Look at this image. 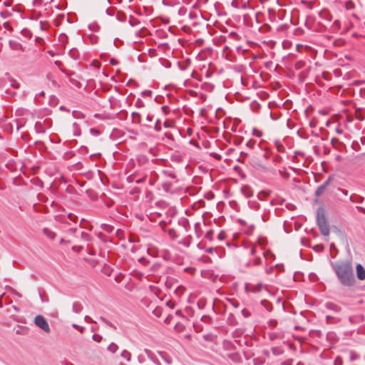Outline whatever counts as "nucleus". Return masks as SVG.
I'll return each mask as SVG.
<instances>
[{
  "label": "nucleus",
  "instance_id": "nucleus-1",
  "mask_svg": "<svg viewBox=\"0 0 365 365\" xmlns=\"http://www.w3.org/2000/svg\"><path fill=\"white\" fill-rule=\"evenodd\" d=\"M331 267L340 283L346 287H351L354 283V275L351 262L341 261L331 263Z\"/></svg>",
  "mask_w": 365,
  "mask_h": 365
},
{
  "label": "nucleus",
  "instance_id": "nucleus-2",
  "mask_svg": "<svg viewBox=\"0 0 365 365\" xmlns=\"http://www.w3.org/2000/svg\"><path fill=\"white\" fill-rule=\"evenodd\" d=\"M317 221L321 233L324 236L329 235V225L325 216V210L323 207H319L317 212Z\"/></svg>",
  "mask_w": 365,
  "mask_h": 365
},
{
  "label": "nucleus",
  "instance_id": "nucleus-3",
  "mask_svg": "<svg viewBox=\"0 0 365 365\" xmlns=\"http://www.w3.org/2000/svg\"><path fill=\"white\" fill-rule=\"evenodd\" d=\"M35 324L41 329L43 331L49 333L51 329L46 319L41 315H37L34 319Z\"/></svg>",
  "mask_w": 365,
  "mask_h": 365
},
{
  "label": "nucleus",
  "instance_id": "nucleus-4",
  "mask_svg": "<svg viewBox=\"0 0 365 365\" xmlns=\"http://www.w3.org/2000/svg\"><path fill=\"white\" fill-rule=\"evenodd\" d=\"M91 240L89 234L85 232H81L79 235H76V242H88Z\"/></svg>",
  "mask_w": 365,
  "mask_h": 365
},
{
  "label": "nucleus",
  "instance_id": "nucleus-5",
  "mask_svg": "<svg viewBox=\"0 0 365 365\" xmlns=\"http://www.w3.org/2000/svg\"><path fill=\"white\" fill-rule=\"evenodd\" d=\"M329 182L330 178H328L323 184H322L320 186L317 187V189L315 191V195L317 197L321 196L324 192Z\"/></svg>",
  "mask_w": 365,
  "mask_h": 365
},
{
  "label": "nucleus",
  "instance_id": "nucleus-6",
  "mask_svg": "<svg viewBox=\"0 0 365 365\" xmlns=\"http://www.w3.org/2000/svg\"><path fill=\"white\" fill-rule=\"evenodd\" d=\"M356 269L357 278L359 280L365 279V269L364 268V267L361 264H358L356 265Z\"/></svg>",
  "mask_w": 365,
  "mask_h": 365
},
{
  "label": "nucleus",
  "instance_id": "nucleus-7",
  "mask_svg": "<svg viewBox=\"0 0 365 365\" xmlns=\"http://www.w3.org/2000/svg\"><path fill=\"white\" fill-rule=\"evenodd\" d=\"M325 307L334 312H339L341 310L340 307H339L337 304L333 303V302H327L325 304Z\"/></svg>",
  "mask_w": 365,
  "mask_h": 365
},
{
  "label": "nucleus",
  "instance_id": "nucleus-8",
  "mask_svg": "<svg viewBox=\"0 0 365 365\" xmlns=\"http://www.w3.org/2000/svg\"><path fill=\"white\" fill-rule=\"evenodd\" d=\"M268 336L270 340L274 341L282 339L283 335L281 332L273 331L268 333Z\"/></svg>",
  "mask_w": 365,
  "mask_h": 365
},
{
  "label": "nucleus",
  "instance_id": "nucleus-9",
  "mask_svg": "<svg viewBox=\"0 0 365 365\" xmlns=\"http://www.w3.org/2000/svg\"><path fill=\"white\" fill-rule=\"evenodd\" d=\"M43 232L51 240H53L56 237V233L51 230L49 228H43Z\"/></svg>",
  "mask_w": 365,
  "mask_h": 365
},
{
  "label": "nucleus",
  "instance_id": "nucleus-10",
  "mask_svg": "<svg viewBox=\"0 0 365 365\" xmlns=\"http://www.w3.org/2000/svg\"><path fill=\"white\" fill-rule=\"evenodd\" d=\"M83 309V306L80 302H76L73 304V311L75 313H80Z\"/></svg>",
  "mask_w": 365,
  "mask_h": 365
},
{
  "label": "nucleus",
  "instance_id": "nucleus-11",
  "mask_svg": "<svg viewBox=\"0 0 365 365\" xmlns=\"http://www.w3.org/2000/svg\"><path fill=\"white\" fill-rule=\"evenodd\" d=\"M120 356L125 359L127 361H130L131 360V354L127 350H123L121 352Z\"/></svg>",
  "mask_w": 365,
  "mask_h": 365
},
{
  "label": "nucleus",
  "instance_id": "nucleus-12",
  "mask_svg": "<svg viewBox=\"0 0 365 365\" xmlns=\"http://www.w3.org/2000/svg\"><path fill=\"white\" fill-rule=\"evenodd\" d=\"M108 351L111 353H115L118 349V346L115 343H111L107 348Z\"/></svg>",
  "mask_w": 365,
  "mask_h": 365
},
{
  "label": "nucleus",
  "instance_id": "nucleus-13",
  "mask_svg": "<svg viewBox=\"0 0 365 365\" xmlns=\"http://www.w3.org/2000/svg\"><path fill=\"white\" fill-rule=\"evenodd\" d=\"M58 40L62 44L65 45L68 42V36L65 34H61L59 35Z\"/></svg>",
  "mask_w": 365,
  "mask_h": 365
},
{
  "label": "nucleus",
  "instance_id": "nucleus-14",
  "mask_svg": "<svg viewBox=\"0 0 365 365\" xmlns=\"http://www.w3.org/2000/svg\"><path fill=\"white\" fill-rule=\"evenodd\" d=\"M272 351L273 354L275 356L280 355L283 353V351L281 349H278L277 347L272 348Z\"/></svg>",
  "mask_w": 365,
  "mask_h": 365
},
{
  "label": "nucleus",
  "instance_id": "nucleus-15",
  "mask_svg": "<svg viewBox=\"0 0 365 365\" xmlns=\"http://www.w3.org/2000/svg\"><path fill=\"white\" fill-rule=\"evenodd\" d=\"M68 235H73L76 237V235L78 233L77 228H70L66 231Z\"/></svg>",
  "mask_w": 365,
  "mask_h": 365
},
{
  "label": "nucleus",
  "instance_id": "nucleus-16",
  "mask_svg": "<svg viewBox=\"0 0 365 365\" xmlns=\"http://www.w3.org/2000/svg\"><path fill=\"white\" fill-rule=\"evenodd\" d=\"M242 192L247 197H250L252 195V193L250 192V188L248 187H243Z\"/></svg>",
  "mask_w": 365,
  "mask_h": 365
},
{
  "label": "nucleus",
  "instance_id": "nucleus-17",
  "mask_svg": "<svg viewBox=\"0 0 365 365\" xmlns=\"http://www.w3.org/2000/svg\"><path fill=\"white\" fill-rule=\"evenodd\" d=\"M144 351L150 359H153V356L155 355L153 352L147 349H145Z\"/></svg>",
  "mask_w": 365,
  "mask_h": 365
},
{
  "label": "nucleus",
  "instance_id": "nucleus-18",
  "mask_svg": "<svg viewBox=\"0 0 365 365\" xmlns=\"http://www.w3.org/2000/svg\"><path fill=\"white\" fill-rule=\"evenodd\" d=\"M158 353L168 364H170L172 363V360L170 359L167 358L163 352L159 351Z\"/></svg>",
  "mask_w": 365,
  "mask_h": 365
},
{
  "label": "nucleus",
  "instance_id": "nucleus-19",
  "mask_svg": "<svg viewBox=\"0 0 365 365\" xmlns=\"http://www.w3.org/2000/svg\"><path fill=\"white\" fill-rule=\"evenodd\" d=\"M255 143V140H250L249 141L247 142L246 146L250 148H253Z\"/></svg>",
  "mask_w": 365,
  "mask_h": 365
},
{
  "label": "nucleus",
  "instance_id": "nucleus-20",
  "mask_svg": "<svg viewBox=\"0 0 365 365\" xmlns=\"http://www.w3.org/2000/svg\"><path fill=\"white\" fill-rule=\"evenodd\" d=\"M252 133L254 135H255L257 137H261L262 135V131L257 130V128L253 129Z\"/></svg>",
  "mask_w": 365,
  "mask_h": 365
},
{
  "label": "nucleus",
  "instance_id": "nucleus-21",
  "mask_svg": "<svg viewBox=\"0 0 365 365\" xmlns=\"http://www.w3.org/2000/svg\"><path fill=\"white\" fill-rule=\"evenodd\" d=\"M72 327L75 329H76L77 330H78L81 333H83V331H84V327H80L78 326V324H72Z\"/></svg>",
  "mask_w": 365,
  "mask_h": 365
},
{
  "label": "nucleus",
  "instance_id": "nucleus-22",
  "mask_svg": "<svg viewBox=\"0 0 365 365\" xmlns=\"http://www.w3.org/2000/svg\"><path fill=\"white\" fill-rule=\"evenodd\" d=\"M342 359L340 356H337L334 360V365H342Z\"/></svg>",
  "mask_w": 365,
  "mask_h": 365
},
{
  "label": "nucleus",
  "instance_id": "nucleus-23",
  "mask_svg": "<svg viewBox=\"0 0 365 365\" xmlns=\"http://www.w3.org/2000/svg\"><path fill=\"white\" fill-rule=\"evenodd\" d=\"M92 338L94 341H96L98 342L101 341L102 339V336L97 334H93Z\"/></svg>",
  "mask_w": 365,
  "mask_h": 365
},
{
  "label": "nucleus",
  "instance_id": "nucleus-24",
  "mask_svg": "<svg viewBox=\"0 0 365 365\" xmlns=\"http://www.w3.org/2000/svg\"><path fill=\"white\" fill-rule=\"evenodd\" d=\"M138 361L139 363L143 364L145 361V357L143 355L140 354L138 356Z\"/></svg>",
  "mask_w": 365,
  "mask_h": 365
},
{
  "label": "nucleus",
  "instance_id": "nucleus-25",
  "mask_svg": "<svg viewBox=\"0 0 365 365\" xmlns=\"http://www.w3.org/2000/svg\"><path fill=\"white\" fill-rule=\"evenodd\" d=\"M242 315H243L245 317H249L251 315V314H250V311H248V310H247V309H242Z\"/></svg>",
  "mask_w": 365,
  "mask_h": 365
},
{
  "label": "nucleus",
  "instance_id": "nucleus-26",
  "mask_svg": "<svg viewBox=\"0 0 365 365\" xmlns=\"http://www.w3.org/2000/svg\"><path fill=\"white\" fill-rule=\"evenodd\" d=\"M83 245H80V246H73L72 247V250H74V251H76V252H80L81 250H83Z\"/></svg>",
  "mask_w": 365,
  "mask_h": 365
},
{
  "label": "nucleus",
  "instance_id": "nucleus-27",
  "mask_svg": "<svg viewBox=\"0 0 365 365\" xmlns=\"http://www.w3.org/2000/svg\"><path fill=\"white\" fill-rule=\"evenodd\" d=\"M277 324V322L276 320L272 319L269 322V326L272 327H276Z\"/></svg>",
  "mask_w": 365,
  "mask_h": 365
},
{
  "label": "nucleus",
  "instance_id": "nucleus-28",
  "mask_svg": "<svg viewBox=\"0 0 365 365\" xmlns=\"http://www.w3.org/2000/svg\"><path fill=\"white\" fill-rule=\"evenodd\" d=\"M136 106L138 108L143 107L144 103L140 99H138V101H136Z\"/></svg>",
  "mask_w": 365,
  "mask_h": 365
},
{
  "label": "nucleus",
  "instance_id": "nucleus-29",
  "mask_svg": "<svg viewBox=\"0 0 365 365\" xmlns=\"http://www.w3.org/2000/svg\"><path fill=\"white\" fill-rule=\"evenodd\" d=\"M152 361H153L154 364H155L156 365H161L160 362L159 361V360L156 358V356L154 355L153 356V359H150Z\"/></svg>",
  "mask_w": 365,
  "mask_h": 365
},
{
  "label": "nucleus",
  "instance_id": "nucleus-30",
  "mask_svg": "<svg viewBox=\"0 0 365 365\" xmlns=\"http://www.w3.org/2000/svg\"><path fill=\"white\" fill-rule=\"evenodd\" d=\"M109 62L111 65L113 66H116L118 63V61L115 58H110Z\"/></svg>",
  "mask_w": 365,
  "mask_h": 365
},
{
  "label": "nucleus",
  "instance_id": "nucleus-31",
  "mask_svg": "<svg viewBox=\"0 0 365 365\" xmlns=\"http://www.w3.org/2000/svg\"><path fill=\"white\" fill-rule=\"evenodd\" d=\"M357 358H358L357 355H356L355 354H354L352 352L350 353V361H354Z\"/></svg>",
  "mask_w": 365,
  "mask_h": 365
},
{
  "label": "nucleus",
  "instance_id": "nucleus-32",
  "mask_svg": "<svg viewBox=\"0 0 365 365\" xmlns=\"http://www.w3.org/2000/svg\"><path fill=\"white\" fill-rule=\"evenodd\" d=\"M292 360H291V359L286 360L282 363V365H292Z\"/></svg>",
  "mask_w": 365,
  "mask_h": 365
},
{
  "label": "nucleus",
  "instance_id": "nucleus-33",
  "mask_svg": "<svg viewBox=\"0 0 365 365\" xmlns=\"http://www.w3.org/2000/svg\"><path fill=\"white\" fill-rule=\"evenodd\" d=\"M260 263H261V259H260L259 257L256 258V259H255V261H254V264H255V265H258V264H259Z\"/></svg>",
  "mask_w": 365,
  "mask_h": 365
},
{
  "label": "nucleus",
  "instance_id": "nucleus-34",
  "mask_svg": "<svg viewBox=\"0 0 365 365\" xmlns=\"http://www.w3.org/2000/svg\"><path fill=\"white\" fill-rule=\"evenodd\" d=\"M356 209L361 212L362 213L365 214V208L363 207L357 206Z\"/></svg>",
  "mask_w": 365,
  "mask_h": 365
},
{
  "label": "nucleus",
  "instance_id": "nucleus-35",
  "mask_svg": "<svg viewBox=\"0 0 365 365\" xmlns=\"http://www.w3.org/2000/svg\"><path fill=\"white\" fill-rule=\"evenodd\" d=\"M106 324H107L108 326H109L110 327L114 329H116V327L115 326L111 323L110 322L108 321V323H106Z\"/></svg>",
  "mask_w": 365,
  "mask_h": 365
},
{
  "label": "nucleus",
  "instance_id": "nucleus-36",
  "mask_svg": "<svg viewBox=\"0 0 365 365\" xmlns=\"http://www.w3.org/2000/svg\"><path fill=\"white\" fill-rule=\"evenodd\" d=\"M71 242L70 240H66L65 239L62 238L61 240V243L63 244V243H71Z\"/></svg>",
  "mask_w": 365,
  "mask_h": 365
},
{
  "label": "nucleus",
  "instance_id": "nucleus-37",
  "mask_svg": "<svg viewBox=\"0 0 365 365\" xmlns=\"http://www.w3.org/2000/svg\"><path fill=\"white\" fill-rule=\"evenodd\" d=\"M132 115H133V117H135V116H137V117L138 118V121L140 122V115H139L138 113H135V112H133V113H132Z\"/></svg>",
  "mask_w": 365,
  "mask_h": 365
},
{
  "label": "nucleus",
  "instance_id": "nucleus-38",
  "mask_svg": "<svg viewBox=\"0 0 365 365\" xmlns=\"http://www.w3.org/2000/svg\"><path fill=\"white\" fill-rule=\"evenodd\" d=\"M326 317H327V320L328 322H329L331 319L334 318L333 316H331V315H327Z\"/></svg>",
  "mask_w": 365,
  "mask_h": 365
},
{
  "label": "nucleus",
  "instance_id": "nucleus-39",
  "mask_svg": "<svg viewBox=\"0 0 365 365\" xmlns=\"http://www.w3.org/2000/svg\"><path fill=\"white\" fill-rule=\"evenodd\" d=\"M91 132L93 133H95V134H98L99 133V131L96 129H94V128H91Z\"/></svg>",
  "mask_w": 365,
  "mask_h": 365
},
{
  "label": "nucleus",
  "instance_id": "nucleus-40",
  "mask_svg": "<svg viewBox=\"0 0 365 365\" xmlns=\"http://www.w3.org/2000/svg\"><path fill=\"white\" fill-rule=\"evenodd\" d=\"M100 319H101V321H102L105 324L108 323V321L106 319H105L104 317H101Z\"/></svg>",
  "mask_w": 365,
  "mask_h": 365
},
{
  "label": "nucleus",
  "instance_id": "nucleus-41",
  "mask_svg": "<svg viewBox=\"0 0 365 365\" xmlns=\"http://www.w3.org/2000/svg\"><path fill=\"white\" fill-rule=\"evenodd\" d=\"M336 132L338 134H341V133H343V130H342L341 128H337L336 129Z\"/></svg>",
  "mask_w": 365,
  "mask_h": 365
},
{
  "label": "nucleus",
  "instance_id": "nucleus-42",
  "mask_svg": "<svg viewBox=\"0 0 365 365\" xmlns=\"http://www.w3.org/2000/svg\"><path fill=\"white\" fill-rule=\"evenodd\" d=\"M356 118L359 120H364V117H362L361 115H359L357 113H356Z\"/></svg>",
  "mask_w": 365,
  "mask_h": 365
},
{
  "label": "nucleus",
  "instance_id": "nucleus-43",
  "mask_svg": "<svg viewBox=\"0 0 365 365\" xmlns=\"http://www.w3.org/2000/svg\"><path fill=\"white\" fill-rule=\"evenodd\" d=\"M14 48H15V49H18V48L21 49V48H22V46H21V44L17 43V44L16 45V46L14 47Z\"/></svg>",
  "mask_w": 365,
  "mask_h": 365
},
{
  "label": "nucleus",
  "instance_id": "nucleus-44",
  "mask_svg": "<svg viewBox=\"0 0 365 365\" xmlns=\"http://www.w3.org/2000/svg\"><path fill=\"white\" fill-rule=\"evenodd\" d=\"M11 86L15 87V88H18L19 87V83L15 82V83H12Z\"/></svg>",
  "mask_w": 365,
  "mask_h": 365
},
{
  "label": "nucleus",
  "instance_id": "nucleus-45",
  "mask_svg": "<svg viewBox=\"0 0 365 365\" xmlns=\"http://www.w3.org/2000/svg\"><path fill=\"white\" fill-rule=\"evenodd\" d=\"M75 217V216H73L72 214L68 215V218H69L71 220H73V217Z\"/></svg>",
  "mask_w": 365,
  "mask_h": 365
},
{
  "label": "nucleus",
  "instance_id": "nucleus-46",
  "mask_svg": "<svg viewBox=\"0 0 365 365\" xmlns=\"http://www.w3.org/2000/svg\"><path fill=\"white\" fill-rule=\"evenodd\" d=\"M340 190L343 192L344 195H347V194H348L347 190Z\"/></svg>",
  "mask_w": 365,
  "mask_h": 365
},
{
  "label": "nucleus",
  "instance_id": "nucleus-47",
  "mask_svg": "<svg viewBox=\"0 0 365 365\" xmlns=\"http://www.w3.org/2000/svg\"><path fill=\"white\" fill-rule=\"evenodd\" d=\"M364 198L363 197H359V200L358 202L361 203L364 201Z\"/></svg>",
  "mask_w": 365,
  "mask_h": 365
},
{
  "label": "nucleus",
  "instance_id": "nucleus-48",
  "mask_svg": "<svg viewBox=\"0 0 365 365\" xmlns=\"http://www.w3.org/2000/svg\"><path fill=\"white\" fill-rule=\"evenodd\" d=\"M143 182V179H140L137 180V183H141Z\"/></svg>",
  "mask_w": 365,
  "mask_h": 365
},
{
  "label": "nucleus",
  "instance_id": "nucleus-49",
  "mask_svg": "<svg viewBox=\"0 0 365 365\" xmlns=\"http://www.w3.org/2000/svg\"><path fill=\"white\" fill-rule=\"evenodd\" d=\"M350 200L352 202H355V200L354 199L352 195L350 197Z\"/></svg>",
  "mask_w": 365,
  "mask_h": 365
},
{
  "label": "nucleus",
  "instance_id": "nucleus-50",
  "mask_svg": "<svg viewBox=\"0 0 365 365\" xmlns=\"http://www.w3.org/2000/svg\"><path fill=\"white\" fill-rule=\"evenodd\" d=\"M251 252H252V255H254V254L255 253V248H252Z\"/></svg>",
  "mask_w": 365,
  "mask_h": 365
},
{
  "label": "nucleus",
  "instance_id": "nucleus-51",
  "mask_svg": "<svg viewBox=\"0 0 365 365\" xmlns=\"http://www.w3.org/2000/svg\"><path fill=\"white\" fill-rule=\"evenodd\" d=\"M40 27H41V29H42V30H43V29H44V28H43V26L42 23H41V24H40Z\"/></svg>",
  "mask_w": 365,
  "mask_h": 365
},
{
  "label": "nucleus",
  "instance_id": "nucleus-52",
  "mask_svg": "<svg viewBox=\"0 0 365 365\" xmlns=\"http://www.w3.org/2000/svg\"><path fill=\"white\" fill-rule=\"evenodd\" d=\"M76 51L74 49H71V54H72L73 52H75Z\"/></svg>",
  "mask_w": 365,
  "mask_h": 365
},
{
  "label": "nucleus",
  "instance_id": "nucleus-53",
  "mask_svg": "<svg viewBox=\"0 0 365 365\" xmlns=\"http://www.w3.org/2000/svg\"><path fill=\"white\" fill-rule=\"evenodd\" d=\"M40 96H44V92L43 91L41 92Z\"/></svg>",
  "mask_w": 365,
  "mask_h": 365
},
{
  "label": "nucleus",
  "instance_id": "nucleus-54",
  "mask_svg": "<svg viewBox=\"0 0 365 365\" xmlns=\"http://www.w3.org/2000/svg\"><path fill=\"white\" fill-rule=\"evenodd\" d=\"M73 57H75V55H76V53H73L72 54H71Z\"/></svg>",
  "mask_w": 365,
  "mask_h": 365
},
{
  "label": "nucleus",
  "instance_id": "nucleus-55",
  "mask_svg": "<svg viewBox=\"0 0 365 365\" xmlns=\"http://www.w3.org/2000/svg\"><path fill=\"white\" fill-rule=\"evenodd\" d=\"M145 93H148V94H150V93H151V91H145Z\"/></svg>",
  "mask_w": 365,
  "mask_h": 365
},
{
  "label": "nucleus",
  "instance_id": "nucleus-56",
  "mask_svg": "<svg viewBox=\"0 0 365 365\" xmlns=\"http://www.w3.org/2000/svg\"><path fill=\"white\" fill-rule=\"evenodd\" d=\"M166 108H167V107H166V106H163V110H165Z\"/></svg>",
  "mask_w": 365,
  "mask_h": 365
},
{
  "label": "nucleus",
  "instance_id": "nucleus-57",
  "mask_svg": "<svg viewBox=\"0 0 365 365\" xmlns=\"http://www.w3.org/2000/svg\"><path fill=\"white\" fill-rule=\"evenodd\" d=\"M87 319H88V317L86 316L85 319L87 320Z\"/></svg>",
  "mask_w": 365,
  "mask_h": 365
},
{
  "label": "nucleus",
  "instance_id": "nucleus-58",
  "mask_svg": "<svg viewBox=\"0 0 365 365\" xmlns=\"http://www.w3.org/2000/svg\"><path fill=\"white\" fill-rule=\"evenodd\" d=\"M242 142V140H237V143H241Z\"/></svg>",
  "mask_w": 365,
  "mask_h": 365
},
{
  "label": "nucleus",
  "instance_id": "nucleus-59",
  "mask_svg": "<svg viewBox=\"0 0 365 365\" xmlns=\"http://www.w3.org/2000/svg\"><path fill=\"white\" fill-rule=\"evenodd\" d=\"M242 142V140H237V143H241Z\"/></svg>",
  "mask_w": 365,
  "mask_h": 365
},
{
  "label": "nucleus",
  "instance_id": "nucleus-60",
  "mask_svg": "<svg viewBox=\"0 0 365 365\" xmlns=\"http://www.w3.org/2000/svg\"><path fill=\"white\" fill-rule=\"evenodd\" d=\"M219 239H222V236H220V235H219Z\"/></svg>",
  "mask_w": 365,
  "mask_h": 365
}]
</instances>
